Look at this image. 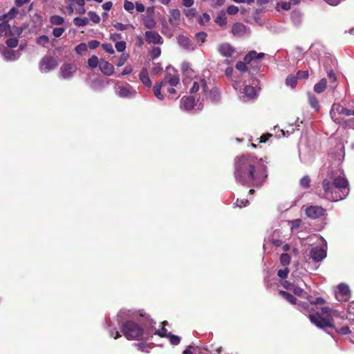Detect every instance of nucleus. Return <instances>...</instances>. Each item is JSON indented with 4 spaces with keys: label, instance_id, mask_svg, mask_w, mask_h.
Segmentation results:
<instances>
[{
    "label": "nucleus",
    "instance_id": "f03ea898",
    "mask_svg": "<svg viewBox=\"0 0 354 354\" xmlns=\"http://www.w3.org/2000/svg\"><path fill=\"white\" fill-rule=\"evenodd\" d=\"M339 171H330L322 181L324 197L331 201L342 200L348 194V182Z\"/></svg>",
    "mask_w": 354,
    "mask_h": 354
},
{
    "label": "nucleus",
    "instance_id": "c85d7f7f",
    "mask_svg": "<svg viewBox=\"0 0 354 354\" xmlns=\"http://www.w3.org/2000/svg\"><path fill=\"white\" fill-rule=\"evenodd\" d=\"M165 86L164 84H162V82L159 84H156L153 86V93L155 96L160 100H162L164 99L163 95L161 93L162 87Z\"/></svg>",
    "mask_w": 354,
    "mask_h": 354
},
{
    "label": "nucleus",
    "instance_id": "c9c22d12",
    "mask_svg": "<svg viewBox=\"0 0 354 354\" xmlns=\"http://www.w3.org/2000/svg\"><path fill=\"white\" fill-rule=\"evenodd\" d=\"M50 21L53 25H61L64 23V18L59 15H53L50 17Z\"/></svg>",
    "mask_w": 354,
    "mask_h": 354
},
{
    "label": "nucleus",
    "instance_id": "864d4df0",
    "mask_svg": "<svg viewBox=\"0 0 354 354\" xmlns=\"http://www.w3.org/2000/svg\"><path fill=\"white\" fill-rule=\"evenodd\" d=\"M65 31V28L62 27L55 28L53 30V35L55 37H59Z\"/></svg>",
    "mask_w": 354,
    "mask_h": 354
},
{
    "label": "nucleus",
    "instance_id": "4d7b16f0",
    "mask_svg": "<svg viewBox=\"0 0 354 354\" xmlns=\"http://www.w3.org/2000/svg\"><path fill=\"white\" fill-rule=\"evenodd\" d=\"M128 57H129L128 54L123 53L120 56V57L118 60V62L117 63V66L119 67L123 66L125 64V62H127Z\"/></svg>",
    "mask_w": 354,
    "mask_h": 354
},
{
    "label": "nucleus",
    "instance_id": "a18cd8bd",
    "mask_svg": "<svg viewBox=\"0 0 354 354\" xmlns=\"http://www.w3.org/2000/svg\"><path fill=\"white\" fill-rule=\"evenodd\" d=\"M48 41H49V39L46 35H41V36L39 37L37 39V43L39 45H41L43 46H45L46 44H47L48 43Z\"/></svg>",
    "mask_w": 354,
    "mask_h": 354
},
{
    "label": "nucleus",
    "instance_id": "774afa93",
    "mask_svg": "<svg viewBox=\"0 0 354 354\" xmlns=\"http://www.w3.org/2000/svg\"><path fill=\"white\" fill-rule=\"evenodd\" d=\"M156 334L158 335L160 337H167L168 333L167 332V329L162 326L160 329H158L156 331Z\"/></svg>",
    "mask_w": 354,
    "mask_h": 354
},
{
    "label": "nucleus",
    "instance_id": "bf43d9fd",
    "mask_svg": "<svg viewBox=\"0 0 354 354\" xmlns=\"http://www.w3.org/2000/svg\"><path fill=\"white\" fill-rule=\"evenodd\" d=\"M289 269L285 268L283 270H279L277 272V275L281 279H286L288 277Z\"/></svg>",
    "mask_w": 354,
    "mask_h": 354
},
{
    "label": "nucleus",
    "instance_id": "13d9d810",
    "mask_svg": "<svg viewBox=\"0 0 354 354\" xmlns=\"http://www.w3.org/2000/svg\"><path fill=\"white\" fill-rule=\"evenodd\" d=\"M102 47L106 53L109 54H113L115 52L113 46L111 44H103Z\"/></svg>",
    "mask_w": 354,
    "mask_h": 354
},
{
    "label": "nucleus",
    "instance_id": "5701e85b",
    "mask_svg": "<svg viewBox=\"0 0 354 354\" xmlns=\"http://www.w3.org/2000/svg\"><path fill=\"white\" fill-rule=\"evenodd\" d=\"M232 33L235 36H243L247 33V28L241 23H236L232 28Z\"/></svg>",
    "mask_w": 354,
    "mask_h": 354
},
{
    "label": "nucleus",
    "instance_id": "e433bc0d",
    "mask_svg": "<svg viewBox=\"0 0 354 354\" xmlns=\"http://www.w3.org/2000/svg\"><path fill=\"white\" fill-rule=\"evenodd\" d=\"M290 262V257L286 253H282L280 257V263L282 266H286Z\"/></svg>",
    "mask_w": 354,
    "mask_h": 354
},
{
    "label": "nucleus",
    "instance_id": "a211bd4d",
    "mask_svg": "<svg viewBox=\"0 0 354 354\" xmlns=\"http://www.w3.org/2000/svg\"><path fill=\"white\" fill-rule=\"evenodd\" d=\"M257 96V92L254 87L251 86H245L243 88V95L241 98L244 101H248L255 98Z\"/></svg>",
    "mask_w": 354,
    "mask_h": 354
},
{
    "label": "nucleus",
    "instance_id": "de8ad7c7",
    "mask_svg": "<svg viewBox=\"0 0 354 354\" xmlns=\"http://www.w3.org/2000/svg\"><path fill=\"white\" fill-rule=\"evenodd\" d=\"M196 10L195 8H190L188 10H184V14L185 16L189 19L194 18L196 15Z\"/></svg>",
    "mask_w": 354,
    "mask_h": 354
},
{
    "label": "nucleus",
    "instance_id": "1a4fd4ad",
    "mask_svg": "<svg viewBox=\"0 0 354 354\" xmlns=\"http://www.w3.org/2000/svg\"><path fill=\"white\" fill-rule=\"evenodd\" d=\"M115 89L117 95L120 97L131 98L134 97L136 94V91L128 84L125 85L117 84Z\"/></svg>",
    "mask_w": 354,
    "mask_h": 354
},
{
    "label": "nucleus",
    "instance_id": "39448f33",
    "mask_svg": "<svg viewBox=\"0 0 354 354\" xmlns=\"http://www.w3.org/2000/svg\"><path fill=\"white\" fill-rule=\"evenodd\" d=\"M308 302L299 304V309L304 313H311L319 310L317 305L325 304V300L322 297L313 298L311 296L308 297Z\"/></svg>",
    "mask_w": 354,
    "mask_h": 354
},
{
    "label": "nucleus",
    "instance_id": "0eeeda50",
    "mask_svg": "<svg viewBox=\"0 0 354 354\" xmlns=\"http://www.w3.org/2000/svg\"><path fill=\"white\" fill-rule=\"evenodd\" d=\"M58 64L54 57L46 56L42 58L39 63V70L43 73H48L55 69Z\"/></svg>",
    "mask_w": 354,
    "mask_h": 354
},
{
    "label": "nucleus",
    "instance_id": "473e14b6",
    "mask_svg": "<svg viewBox=\"0 0 354 354\" xmlns=\"http://www.w3.org/2000/svg\"><path fill=\"white\" fill-rule=\"evenodd\" d=\"M215 22L221 26L226 25L227 18L225 13L223 12L219 13L215 19Z\"/></svg>",
    "mask_w": 354,
    "mask_h": 354
},
{
    "label": "nucleus",
    "instance_id": "6ab92c4d",
    "mask_svg": "<svg viewBox=\"0 0 354 354\" xmlns=\"http://www.w3.org/2000/svg\"><path fill=\"white\" fill-rule=\"evenodd\" d=\"M194 102L192 97H183L180 100V108L185 111H191L195 106Z\"/></svg>",
    "mask_w": 354,
    "mask_h": 354
},
{
    "label": "nucleus",
    "instance_id": "393cba45",
    "mask_svg": "<svg viewBox=\"0 0 354 354\" xmlns=\"http://www.w3.org/2000/svg\"><path fill=\"white\" fill-rule=\"evenodd\" d=\"M202 88L203 93L207 92V84L204 79H199L198 81H194L193 86L190 89L192 93H196Z\"/></svg>",
    "mask_w": 354,
    "mask_h": 354
},
{
    "label": "nucleus",
    "instance_id": "ea45409f",
    "mask_svg": "<svg viewBox=\"0 0 354 354\" xmlns=\"http://www.w3.org/2000/svg\"><path fill=\"white\" fill-rule=\"evenodd\" d=\"M73 23L77 26H83L87 24L88 19L87 18H80V17H75L73 19Z\"/></svg>",
    "mask_w": 354,
    "mask_h": 354
},
{
    "label": "nucleus",
    "instance_id": "f3484780",
    "mask_svg": "<svg viewBox=\"0 0 354 354\" xmlns=\"http://www.w3.org/2000/svg\"><path fill=\"white\" fill-rule=\"evenodd\" d=\"M178 43L181 47L187 50L192 51L196 48V45L187 37L184 35H180L178 37Z\"/></svg>",
    "mask_w": 354,
    "mask_h": 354
},
{
    "label": "nucleus",
    "instance_id": "4c0bfd02",
    "mask_svg": "<svg viewBox=\"0 0 354 354\" xmlns=\"http://www.w3.org/2000/svg\"><path fill=\"white\" fill-rule=\"evenodd\" d=\"M167 337L169 339L171 344L173 345H178L180 342V337L179 336L173 335L171 333H168Z\"/></svg>",
    "mask_w": 354,
    "mask_h": 354
},
{
    "label": "nucleus",
    "instance_id": "6e6552de",
    "mask_svg": "<svg viewBox=\"0 0 354 354\" xmlns=\"http://www.w3.org/2000/svg\"><path fill=\"white\" fill-rule=\"evenodd\" d=\"M179 76L174 68L168 67L167 68V75L161 82L165 86L169 84L171 86H176L179 84Z\"/></svg>",
    "mask_w": 354,
    "mask_h": 354
},
{
    "label": "nucleus",
    "instance_id": "e2e57ef3",
    "mask_svg": "<svg viewBox=\"0 0 354 354\" xmlns=\"http://www.w3.org/2000/svg\"><path fill=\"white\" fill-rule=\"evenodd\" d=\"M90 21H92L95 24H97L100 21V17L95 12H90Z\"/></svg>",
    "mask_w": 354,
    "mask_h": 354
},
{
    "label": "nucleus",
    "instance_id": "0e129e2a",
    "mask_svg": "<svg viewBox=\"0 0 354 354\" xmlns=\"http://www.w3.org/2000/svg\"><path fill=\"white\" fill-rule=\"evenodd\" d=\"M298 79H306L308 77V72L307 71H299L297 73V77Z\"/></svg>",
    "mask_w": 354,
    "mask_h": 354
},
{
    "label": "nucleus",
    "instance_id": "bb28decb",
    "mask_svg": "<svg viewBox=\"0 0 354 354\" xmlns=\"http://www.w3.org/2000/svg\"><path fill=\"white\" fill-rule=\"evenodd\" d=\"M327 80L326 78H322L318 83L314 86V91L317 93H322L326 88Z\"/></svg>",
    "mask_w": 354,
    "mask_h": 354
},
{
    "label": "nucleus",
    "instance_id": "f8f14e48",
    "mask_svg": "<svg viewBox=\"0 0 354 354\" xmlns=\"http://www.w3.org/2000/svg\"><path fill=\"white\" fill-rule=\"evenodd\" d=\"M349 296V287L344 283L339 284L335 291V297L339 301H346L348 299Z\"/></svg>",
    "mask_w": 354,
    "mask_h": 354
},
{
    "label": "nucleus",
    "instance_id": "72a5a7b5",
    "mask_svg": "<svg viewBox=\"0 0 354 354\" xmlns=\"http://www.w3.org/2000/svg\"><path fill=\"white\" fill-rule=\"evenodd\" d=\"M328 77L329 80L330 82V86L333 89H335L336 88V86H337V82H336L337 77H336L335 74L333 73V71H330L328 72Z\"/></svg>",
    "mask_w": 354,
    "mask_h": 354
},
{
    "label": "nucleus",
    "instance_id": "20e7f679",
    "mask_svg": "<svg viewBox=\"0 0 354 354\" xmlns=\"http://www.w3.org/2000/svg\"><path fill=\"white\" fill-rule=\"evenodd\" d=\"M122 332L128 339H139L144 334L143 328L138 324L131 321L123 324Z\"/></svg>",
    "mask_w": 354,
    "mask_h": 354
},
{
    "label": "nucleus",
    "instance_id": "9b49d317",
    "mask_svg": "<svg viewBox=\"0 0 354 354\" xmlns=\"http://www.w3.org/2000/svg\"><path fill=\"white\" fill-rule=\"evenodd\" d=\"M310 257L314 261L319 262L326 258V250L324 247H313L310 251Z\"/></svg>",
    "mask_w": 354,
    "mask_h": 354
},
{
    "label": "nucleus",
    "instance_id": "603ef678",
    "mask_svg": "<svg viewBox=\"0 0 354 354\" xmlns=\"http://www.w3.org/2000/svg\"><path fill=\"white\" fill-rule=\"evenodd\" d=\"M348 318L354 320V301L351 302L348 307Z\"/></svg>",
    "mask_w": 354,
    "mask_h": 354
},
{
    "label": "nucleus",
    "instance_id": "a878e982",
    "mask_svg": "<svg viewBox=\"0 0 354 354\" xmlns=\"http://www.w3.org/2000/svg\"><path fill=\"white\" fill-rule=\"evenodd\" d=\"M139 77L145 86L149 88L151 86V81L149 77L148 71L146 68H143L141 71Z\"/></svg>",
    "mask_w": 354,
    "mask_h": 354
},
{
    "label": "nucleus",
    "instance_id": "37998d69",
    "mask_svg": "<svg viewBox=\"0 0 354 354\" xmlns=\"http://www.w3.org/2000/svg\"><path fill=\"white\" fill-rule=\"evenodd\" d=\"M206 37H207V34L204 32H200L195 35V39L198 42H200L201 44L205 41Z\"/></svg>",
    "mask_w": 354,
    "mask_h": 354
},
{
    "label": "nucleus",
    "instance_id": "052dcab7",
    "mask_svg": "<svg viewBox=\"0 0 354 354\" xmlns=\"http://www.w3.org/2000/svg\"><path fill=\"white\" fill-rule=\"evenodd\" d=\"M337 333L341 334V335H347V334H349L351 333V330L348 328V326H343L342 328H336L335 329Z\"/></svg>",
    "mask_w": 354,
    "mask_h": 354
},
{
    "label": "nucleus",
    "instance_id": "338daca9",
    "mask_svg": "<svg viewBox=\"0 0 354 354\" xmlns=\"http://www.w3.org/2000/svg\"><path fill=\"white\" fill-rule=\"evenodd\" d=\"M99 61L96 56H92L90 57V67L95 68L97 65L99 66Z\"/></svg>",
    "mask_w": 354,
    "mask_h": 354
},
{
    "label": "nucleus",
    "instance_id": "b1692460",
    "mask_svg": "<svg viewBox=\"0 0 354 354\" xmlns=\"http://www.w3.org/2000/svg\"><path fill=\"white\" fill-rule=\"evenodd\" d=\"M3 56L6 61H15L20 57V53L18 50L6 49L3 50Z\"/></svg>",
    "mask_w": 354,
    "mask_h": 354
},
{
    "label": "nucleus",
    "instance_id": "2eb2a0df",
    "mask_svg": "<svg viewBox=\"0 0 354 354\" xmlns=\"http://www.w3.org/2000/svg\"><path fill=\"white\" fill-rule=\"evenodd\" d=\"M145 35L147 42L149 44H162L163 43L162 37L157 32L147 30Z\"/></svg>",
    "mask_w": 354,
    "mask_h": 354
},
{
    "label": "nucleus",
    "instance_id": "4be33fe9",
    "mask_svg": "<svg viewBox=\"0 0 354 354\" xmlns=\"http://www.w3.org/2000/svg\"><path fill=\"white\" fill-rule=\"evenodd\" d=\"M218 51L224 57H231L234 53V49L230 44L224 43L219 46Z\"/></svg>",
    "mask_w": 354,
    "mask_h": 354
},
{
    "label": "nucleus",
    "instance_id": "423d86ee",
    "mask_svg": "<svg viewBox=\"0 0 354 354\" xmlns=\"http://www.w3.org/2000/svg\"><path fill=\"white\" fill-rule=\"evenodd\" d=\"M330 115L334 122L341 124L342 122L341 115L349 116V109L344 108L339 104L335 103L331 107Z\"/></svg>",
    "mask_w": 354,
    "mask_h": 354
},
{
    "label": "nucleus",
    "instance_id": "ddd939ff",
    "mask_svg": "<svg viewBox=\"0 0 354 354\" xmlns=\"http://www.w3.org/2000/svg\"><path fill=\"white\" fill-rule=\"evenodd\" d=\"M169 22L171 26L177 27L181 22V13L177 8L170 9L169 11Z\"/></svg>",
    "mask_w": 354,
    "mask_h": 354
},
{
    "label": "nucleus",
    "instance_id": "4468645a",
    "mask_svg": "<svg viewBox=\"0 0 354 354\" xmlns=\"http://www.w3.org/2000/svg\"><path fill=\"white\" fill-rule=\"evenodd\" d=\"M76 71V66L73 64H64L60 68V74L62 78L71 77Z\"/></svg>",
    "mask_w": 354,
    "mask_h": 354
},
{
    "label": "nucleus",
    "instance_id": "2f4dec72",
    "mask_svg": "<svg viewBox=\"0 0 354 354\" xmlns=\"http://www.w3.org/2000/svg\"><path fill=\"white\" fill-rule=\"evenodd\" d=\"M75 50L77 55L82 56L86 53L88 47L85 43H81L75 47Z\"/></svg>",
    "mask_w": 354,
    "mask_h": 354
},
{
    "label": "nucleus",
    "instance_id": "69168bd1",
    "mask_svg": "<svg viewBox=\"0 0 354 354\" xmlns=\"http://www.w3.org/2000/svg\"><path fill=\"white\" fill-rule=\"evenodd\" d=\"M225 0H210L211 6L214 8L220 7L225 3Z\"/></svg>",
    "mask_w": 354,
    "mask_h": 354
},
{
    "label": "nucleus",
    "instance_id": "8fccbe9b",
    "mask_svg": "<svg viewBox=\"0 0 354 354\" xmlns=\"http://www.w3.org/2000/svg\"><path fill=\"white\" fill-rule=\"evenodd\" d=\"M18 39L16 37L7 39L6 44L10 48H15L18 45Z\"/></svg>",
    "mask_w": 354,
    "mask_h": 354
},
{
    "label": "nucleus",
    "instance_id": "aec40b11",
    "mask_svg": "<svg viewBox=\"0 0 354 354\" xmlns=\"http://www.w3.org/2000/svg\"><path fill=\"white\" fill-rule=\"evenodd\" d=\"M99 68L104 75L108 76L112 75L114 71L113 66L111 63L104 60L100 61Z\"/></svg>",
    "mask_w": 354,
    "mask_h": 354
},
{
    "label": "nucleus",
    "instance_id": "09e8293b",
    "mask_svg": "<svg viewBox=\"0 0 354 354\" xmlns=\"http://www.w3.org/2000/svg\"><path fill=\"white\" fill-rule=\"evenodd\" d=\"M248 63L244 62H238L236 64V68L241 72H245L248 70V67L246 66Z\"/></svg>",
    "mask_w": 354,
    "mask_h": 354
},
{
    "label": "nucleus",
    "instance_id": "cd10ccee",
    "mask_svg": "<svg viewBox=\"0 0 354 354\" xmlns=\"http://www.w3.org/2000/svg\"><path fill=\"white\" fill-rule=\"evenodd\" d=\"M308 102L312 108H313L316 111H319V103L317 99L311 93L308 94Z\"/></svg>",
    "mask_w": 354,
    "mask_h": 354
},
{
    "label": "nucleus",
    "instance_id": "3c124183",
    "mask_svg": "<svg viewBox=\"0 0 354 354\" xmlns=\"http://www.w3.org/2000/svg\"><path fill=\"white\" fill-rule=\"evenodd\" d=\"M161 54V49L160 47H155L153 48L151 53H150V55H151V57H152V59H156L157 57H158Z\"/></svg>",
    "mask_w": 354,
    "mask_h": 354
},
{
    "label": "nucleus",
    "instance_id": "dca6fc26",
    "mask_svg": "<svg viewBox=\"0 0 354 354\" xmlns=\"http://www.w3.org/2000/svg\"><path fill=\"white\" fill-rule=\"evenodd\" d=\"M181 70L185 78L183 80L185 84L187 83V79L195 78L196 72L191 68V65L188 62H183L181 64Z\"/></svg>",
    "mask_w": 354,
    "mask_h": 354
},
{
    "label": "nucleus",
    "instance_id": "f704fd0d",
    "mask_svg": "<svg viewBox=\"0 0 354 354\" xmlns=\"http://www.w3.org/2000/svg\"><path fill=\"white\" fill-rule=\"evenodd\" d=\"M297 83V78L294 75H288L286 80V84L287 86H290L292 88H295Z\"/></svg>",
    "mask_w": 354,
    "mask_h": 354
},
{
    "label": "nucleus",
    "instance_id": "c756f323",
    "mask_svg": "<svg viewBox=\"0 0 354 354\" xmlns=\"http://www.w3.org/2000/svg\"><path fill=\"white\" fill-rule=\"evenodd\" d=\"M143 23L145 26L148 29L153 28L156 25V22L153 17L150 16L146 17L143 19Z\"/></svg>",
    "mask_w": 354,
    "mask_h": 354
},
{
    "label": "nucleus",
    "instance_id": "c03bdc74",
    "mask_svg": "<svg viewBox=\"0 0 354 354\" xmlns=\"http://www.w3.org/2000/svg\"><path fill=\"white\" fill-rule=\"evenodd\" d=\"M210 20V16L207 13H203L198 18V23L201 25H204L209 22Z\"/></svg>",
    "mask_w": 354,
    "mask_h": 354
},
{
    "label": "nucleus",
    "instance_id": "f257e3e1",
    "mask_svg": "<svg viewBox=\"0 0 354 354\" xmlns=\"http://www.w3.org/2000/svg\"><path fill=\"white\" fill-rule=\"evenodd\" d=\"M266 169L261 159L243 156L235 160L234 176L242 185H261L267 177Z\"/></svg>",
    "mask_w": 354,
    "mask_h": 354
},
{
    "label": "nucleus",
    "instance_id": "9d476101",
    "mask_svg": "<svg viewBox=\"0 0 354 354\" xmlns=\"http://www.w3.org/2000/svg\"><path fill=\"white\" fill-rule=\"evenodd\" d=\"M305 212L308 218L315 219L324 215L326 210L321 206L311 205L306 208Z\"/></svg>",
    "mask_w": 354,
    "mask_h": 354
},
{
    "label": "nucleus",
    "instance_id": "7c9ffc66",
    "mask_svg": "<svg viewBox=\"0 0 354 354\" xmlns=\"http://www.w3.org/2000/svg\"><path fill=\"white\" fill-rule=\"evenodd\" d=\"M279 294L291 304H295L296 299L291 294L283 290H280Z\"/></svg>",
    "mask_w": 354,
    "mask_h": 354
},
{
    "label": "nucleus",
    "instance_id": "a19ab883",
    "mask_svg": "<svg viewBox=\"0 0 354 354\" xmlns=\"http://www.w3.org/2000/svg\"><path fill=\"white\" fill-rule=\"evenodd\" d=\"M301 219H295L293 221H290L288 222V225L292 231L297 230L301 225Z\"/></svg>",
    "mask_w": 354,
    "mask_h": 354
},
{
    "label": "nucleus",
    "instance_id": "7ed1b4c3",
    "mask_svg": "<svg viewBox=\"0 0 354 354\" xmlns=\"http://www.w3.org/2000/svg\"><path fill=\"white\" fill-rule=\"evenodd\" d=\"M309 318L313 324L319 328H335V321L343 319L344 316L335 309L324 306L320 308V311H317L316 314H310Z\"/></svg>",
    "mask_w": 354,
    "mask_h": 354
},
{
    "label": "nucleus",
    "instance_id": "680f3d73",
    "mask_svg": "<svg viewBox=\"0 0 354 354\" xmlns=\"http://www.w3.org/2000/svg\"><path fill=\"white\" fill-rule=\"evenodd\" d=\"M239 12V8L236 6H234V5H232V6H230L227 9V12L229 14V15H235L236 14L237 12Z\"/></svg>",
    "mask_w": 354,
    "mask_h": 354
},
{
    "label": "nucleus",
    "instance_id": "79ce46f5",
    "mask_svg": "<svg viewBox=\"0 0 354 354\" xmlns=\"http://www.w3.org/2000/svg\"><path fill=\"white\" fill-rule=\"evenodd\" d=\"M257 52L254 50L250 51L249 53H248L245 57L244 61L247 62L248 64H250L253 59H256Z\"/></svg>",
    "mask_w": 354,
    "mask_h": 354
},
{
    "label": "nucleus",
    "instance_id": "412c9836",
    "mask_svg": "<svg viewBox=\"0 0 354 354\" xmlns=\"http://www.w3.org/2000/svg\"><path fill=\"white\" fill-rule=\"evenodd\" d=\"M204 95L207 100H210L213 103H216L220 100V93L216 88L211 91L207 88V92H204Z\"/></svg>",
    "mask_w": 354,
    "mask_h": 354
},
{
    "label": "nucleus",
    "instance_id": "58836bf2",
    "mask_svg": "<svg viewBox=\"0 0 354 354\" xmlns=\"http://www.w3.org/2000/svg\"><path fill=\"white\" fill-rule=\"evenodd\" d=\"M17 14V11L16 9L12 8L10 11L4 15H2V19L6 23L9 19H12Z\"/></svg>",
    "mask_w": 354,
    "mask_h": 354
},
{
    "label": "nucleus",
    "instance_id": "6e6d98bb",
    "mask_svg": "<svg viewBox=\"0 0 354 354\" xmlns=\"http://www.w3.org/2000/svg\"><path fill=\"white\" fill-rule=\"evenodd\" d=\"M115 47L118 52H123L126 49V42L118 41L116 42Z\"/></svg>",
    "mask_w": 354,
    "mask_h": 354
},
{
    "label": "nucleus",
    "instance_id": "49530a36",
    "mask_svg": "<svg viewBox=\"0 0 354 354\" xmlns=\"http://www.w3.org/2000/svg\"><path fill=\"white\" fill-rule=\"evenodd\" d=\"M134 8H135V6L133 4V3H132L131 1H129L128 0H125L124 2V8L129 12H132L133 10H134Z\"/></svg>",
    "mask_w": 354,
    "mask_h": 354
},
{
    "label": "nucleus",
    "instance_id": "5fc2aeb1",
    "mask_svg": "<svg viewBox=\"0 0 354 354\" xmlns=\"http://www.w3.org/2000/svg\"><path fill=\"white\" fill-rule=\"evenodd\" d=\"M310 178L308 176H304L301 180H300V185L304 187V188H306V187H308L309 185H310Z\"/></svg>",
    "mask_w": 354,
    "mask_h": 354
}]
</instances>
